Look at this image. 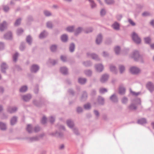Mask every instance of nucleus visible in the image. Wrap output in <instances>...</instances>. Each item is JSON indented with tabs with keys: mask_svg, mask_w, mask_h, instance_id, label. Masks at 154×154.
I'll use <instances>...</instances> for the list:
<instances>
[{
	"mask_svg": "<svg viewBox=\"0 0 154 154\" xmlns=\"http://www.w3.org/2000/svg\"><path fill=\"white\" fill-rule=\"evenodd\" d=\"M131 57L136 61L141 60L142 58V56L139 54L138 51H136L133 52Z\"/></svg>",
	"mask_w": 154,
	"mask_h": 154,
	"instance_id": "f257e3e1",
	"label": "nucleus"
},
{
	"mask_svg": "<svg viewBox=\"0 0 154 154\" xmlns=\"http://www.w3.org/2000/svg\"><path fill=\"white\" fill-rule=\"evenodd\" d=\"M131 37L133 40L136 44H139L141 42V40L140 38L135 32H134L132 33Z\"/></svg>",
	"mask_w": 154,
	"mask_h": 154,
	"instance_id": "f03ea898",
	"label": "nucleus"
},
{
	"mask_svg": "<svg viewBox=\"0 0 154 154\" xmlns=\"http://www.w3.org/2000/svg\"><path fill=\"white\" fill-rule=\"evenodd\" d=\"M146 87L150 92H152L154 91V86L152 82H148L146 85Z\"/></svg>",
	"mask_w": 154,
	"mask_h": 154,
	"instance_id": "7ed1b4c3",
	"label": "nucleus"
},
{
	"mask_svg": "<svg viewBox=\"0 0 154 154\" xmlns=\"http://www.w3.org/2000/svg\"><path fill=\"white\" fill-rule=\"evenodd\" d=\"M130 71L132 74H137L139 72L140 70L137 68L132 67L131 68Z\"/></svg>",
	"mask_w": 154,
	"mask_h": 154,
	"instance_id": "20e7f679",
	"label": "nucleus"
},
{
	"mask_svg": "<svg viewBox=\"0 0 154 154\" xmlns=\"http://www.w3.org/2000/svg\"><path fill=\"white\" fill-rule=\"evenodd\" d=\"M137 107L134 103H131L128 107V109L130 111H133L136 110Z\"/></svg>",
	"mask_w": 154,
	"mask_h": 154,
	"instance_id": "39448f33",
	"label": "nucleus"
},
{
	"mask_svg": "<svg viewBox=\"0 0 154 154\" xmlns=\"http://www.w3.org/2000/svg\"><path fill=\"white\" fill-rule=\"evenodd\" d=\"M125 89L122 85H120L119 88V93L121 95H123L125 94Z\"/></svg>",
	"mask_w": 154,
	"mask_h": 154,
	"instance_id": "423d86ee",
	"label": "nucleus"
},
{
	"mask_svg": "<svg viewBox=\"0 0 154 154\" xmlns=\"http://www.w3.org/2000/svg\"><path fill=\"white\" fill-rule=\"evenodd\" d=\"M112 26L115 30H118L120 29V25L119 23L115 22L112 25Z\"/></svg>",
	"mask_w": 154,
	"mask_h": 154,
	"instance_id": "0eeeda50",
	"label": "nucleus"
},
{
	"mask_svg": "<svg viewBox=\"0 0 154 154\" xmlns=\"http://www.w3.org/2000/svg\"><path fill=\"white\" fill-rule=\"evenodd\" d=\"M137 123L139 124L143 125L147 123L146 120L145 118H142L138 119Z\"/></svg>",
	"mask_w": 154,
	"mask_h": 154,
	"instance_id": "6e6552de",
	"label": "nucleus"
},
{
	"mask_svg": "<svg viewBox=\"0 0 154 154\" xmlns=\"http://www.w3.org/2000/svg\"><path fill=\"white\" fill-rule=\"evenodd\" d=\"M110 99L114 102H117L118 101L117 97L115 94L112 95L110 97Z\"/></svg>",
	"mask_w": 154,
	"mask_h": 154,
	"instance_id": "1a4fd4ad",
	"label": "nucleus"
},
{
	"mask_svg": "<svg viewBox=\"0 0 154 154\" xmlns=\"http://www.w3.org/2000/svg\"><path fill=\"white\" fill-rule=\"evenodd\" d=\"M7 27V24L5 22H4L2 23L0 25V30L2 31L5 29Z\"/></svg>",
	"mask_w": 154,
	"mask_h": 154,
	"instance_id": "9d476101",
	"label": "nucleus"
},
{
	"mask_svg": "<svg viewBox=\"0 0 154 154\" xmlns=\"http://www.w3.org/2000/svg\"><path fill=\"white\" fill-rule=\"evenodd\" d=\"M145 42L146 44H149L151 43V39L149 37H147L144 38Z\"/></svg>",
	"mask_w": 154,
	"mask_h": 154,
	"instance_id": "9b49d317",
	"label": "nucleus"
},
{
	"mask_svg": "<svg viewBox=\"0 0 154 154\" xmlns=\"http://www.w3.org/2000/svg\"><path fill=\"white\" fill-rule=\"evenodd\" d=\"M39 69V67L38 66L35 65H33L32 66L31 68V70L32 72H36Z\"/></svg>",
	"mask_w": 154,
	"mask_h": 154,
	"instance_id": "f8f14e48",
	"label": "nucleus"
},
{
	"mask_svg": "<svg viewBox=\"0 0 154 154\" xmlns=\"http://www.w3.org/2000/svg\"><path fill=\"white\" fill-rule=\"evenodd\" d=\"M96 68L98 72L101 71L103 69V66L101 64H99L96 66Z\"/></svg>",
	"mask_w": 154,
	"mask_h": 154,
	"instance_id": "ddd939ff",
	"label": "nucleus"
},
{
	"mask_svg": "<svg viewBox=\"0 0 154 154\" xmlns=\"http://www.w3.org/2000/svg\"><path fill=\"white\" fill-rule=\"evenodd\" d=\"M102 41V36L101 35H99L96 40V42L97 44H99Z\"/></svg>",
	"mask_w": 154,
	"mask_h": 154,
	"instance_id": "4468645a",
	"label": "nucleus"
},
{
	"mask_svg": "<svg viewBox=\"0 0 154 154\" xmlns=\"http://www.w3.org/2000/svg\"><path fill=\"white\" fill-rule=\"evenodd\" d=\"M120 48L119 46H116L114 48L115 53L116 54H119L120 53Z\"/></svg>",
	"mask_w": 154,
	"mask_h": 154,
	"instance_id": "2eb2a0df",
	"label": "nucleus"
},
{
	"mask_svg": "<svg viewBox=\"0 0 154 154\" xmlns=\"http://www.w3.org/2000/svg\"><path fill=\"white\" fill-rule=\"evenodd\" d=\"M31 98V96L30 95H27L23 96V99L25 101H27Z\"/></svg>",
	"mask_w": 154,
	"mask_h": 154,
	"instance_id": "dca6fc26",
	"label": "nucleus"
},
{
	"mask_svg": "<svg viewBox=\"0 0 154 154\" xmlns=\"http://www.w3.org/2000/svg\"><path fill=\"white\" fill-rule=\"evenodd\" d=\"M119 67L120 73H122L125 70V66L123 65H119Z\"/></svg>",
	"mask_w": 154,
	"mask_h": 154,
	"instance_id": "f3484780",
	"label": "nucleus"
},
{
	"mask_svg": "<svg viewBox=\"0 0 154 154\" xmlns=\"http://www.w3.org/2000/svg\"><path fill=\"white\" fill-rule=\"evenodd\" d=\"M130 93H131L133 96H137L140 93V92H135L133 91L131 89H130Z\"/></svg>",
	"mask_w": 154,
	"mask_h": 154,
	"instance_id": "a211bd4d",
	"label": "nucleus"
},
{
	"mask_svg": "<svg viewBox=\"0 0 154 154\" xmlns=\"http://www.w3.org/2000/svg\"><path fill=\"white\" fill-rule=\"evenodd\" d=\"M0 128L2 130H5L6 128L5 125L3 123L0 122Z\"/></svg>",
	"mask_w": 154,
	"mask_h": 154,
	"instance_id": "6ab92c4d",
	"label": "nucleus"
},
{
	"mask_svg": "<svg viewBox=\"0 0 154 154\" xmlns=\"http://www.w3.org/2000/svg\"><path fill=\"white\" fill-rule=\"evenodd\" d=\"M61 72L64 74H66L67 72V70L65 67H62L60 69Z\"/></svg>",
	"mask_w": 154,
	"mask_h": 154,
	"instance_id": "aec40b11",
	"label": "nucleus"
},
{
	"mask_svg": "<svg viewBox=\"0 0 154 154\" xmlns=\"http://www.w3.org/2000/svg\"><path fill=\"white\" fill-rule=\"evenodd\" d=\"M61 39L63 42H65L67 40V37L66 35H63L61 36Z\"/></svg>",
	"mask_w": 154,
	"mask_h": 154,
	"instance_id": "412c9836",
	"label": "nucleus"
},
{
	"mask_svg": "<svg viewBox=\"0 0 154 154\" xmlns=\"http://www.w3.org/2000/svg\"><path fill=\"white\" fill-rule=\"evenodd\" d=\"M86 82V80L85 79L79 78V82L80 83L83 84Z\"/></svg>",
	"mask_w": 154,
	"mask_h": 154,
	"instance_id": "4be33fe9",
	"label": "nucleus"
},
{
	"mask_svg": "<svg viewBox=\"0 0 154 154\" xmlns=\"http://www.w3.org/2000/svg\"><path fill=\"white\" fill-rule=\"evenodd\" d=\"M17 121V118L15 117H13L11 120V125H14Z\"/></svg>",
	"mask_w": 154,
	"mask_h": 154,
	"instance_id": "5701e85b",
	"label": "nucleus"
},
{
	"mask_svg": "<svg viewBox=\"0 0 154 154\" xmlns=\"http://www.w3.org/2000/svg\"><path fill=\"white\" fill-rule=\"evenodd\" d=\"M27 87L26 86H24L22 87L20 89V91L21 92H24L26 91L27 90Z\"/></svg>",
	"mask_w": 154,
	"mask_h": 154,
	"instance_id": "b1692460",
	"label": "nucleus"
},
{
	"mask_svg": "<svg viewBox=\"0 0 154 154\" xmlns=\"http://www.w3.org/2000/svg\"><path fill=\"white\" fill-rule=\"evenodd\" d=\"M67 124L70 127V128H72L73 126V122H72L70 120H68L67 121Z\"/></svg>",
	"mask_w": 154,
	"mask_h": 154,
	"instance_id": "393cba45",
	"label": "nucleus"
},
{
	"mask_svg": "<svg viewBox=\"0 0 154 154\" xmlns=\"http://www.w3.org/2000/svg\"><path fill=\"white\" fill-rule=\"evenodd\" d=\"M11 34L10 32H9L5 36V37L7 39H10L11 38Z\"/></svg>",
	"mask_w": 154,
	"mask_h": 154,
	"instance_id": "a878e982",
	"label": "nucleus"
},
{
	"mask_svg": "<svg viewBox=\"0 0 154 154\" xmlns=\"http://www.w3.org/2000/svg\"><path fill=\"white\" fill-rule=\"evenodd\" d=\"M128 101V98L126 97H124L122 100V103L123 104H125L127 103Z\"/></svg>",
	"mask_w": 154,
	"mask_h": 154,
	"instance_id": "bb28decb",
	"label": "nucleus"
},
{
	"mask_svg": "<svg viewBox=\"0 0 154 154\" xmlns=\"http://www.w3.org/2000/svg\"><path fill=\"white\" fill-rule=\"evenodd\" d=\"M75 45L73 44H71L69 47V50L71 52H73L74 49Z\"/></svg>",
	"mask_w": 154,
	"mask_h": 154,
	"instance_id": "cd10ccee",
	"label": "nucleus"
},
{
	"mask_svg": "<svg viewBox=\"0 0 154 154\" xmlns=\"http://www.w3.org/2000/svg\"><path fill=\"white\" fill-rule=\"evenodd\" d=\"M114 3L113 0H106V4L109 5H111Z\"/></svg>",
	"mask_w": 154,
	"mask_h": 154,
	"instance_id": "c85d7f7f",
	"label": "nucleus"
},
{
	"mask_svg": "<svg viewBox=\"0 0 154 154\" xmlns=\"http://www.w3.org/2000/svg\"><path fill=\"white\" fill-rule=\"evenodd\" d=\"M110 69L111 71L115 72L116 70V67L114 66H110Z\"/></svg>",
	"mask_w": 154,
	"mask_h": 154,
	"instance_id": "c756f323",
	"label": "nucleus"
},
{
	"mask_svg": "<svg viewBox=\"0 0 154 154\" xmlns=\"http://www.w3.org/2000/svg\"><path fill=\"white\" fill-rule=\"evenodd\" d=\"M129 23L132 26L135 25V23H134L131 19H129L128 20Z\"/></svg>",
	"mask_w": 154,
	"mask_h": 154,
	"instance_id": "7c9ffc66",
	"label": "nucleus"
},
{
	"mask_svg": "<svg viewBox=\"0 0 154 154\" xmlns=\"http://www.w3.org/2000/svg\"><path fill=\"white\" fill-rule=\"evenodd\" d=\"M149 13L148 12L145 11L142 14V16L143 17H146L149 15Z\"/></svg>",
	"mask_w": 154,
	"mask_h": 154,
	"instance_id": "2f4dec72",
	"label": "nucleus"
},
{
	"mask_svg": "<svg viewBox=\"0 0 154 154\" xmlns=\"http://www.w3.org/2000/svg\"><path fill=\"white\" fill-rule=\"evenodd\" d=\"M73 27H69L66 28V30L68 32H71L73 31Z\"/></svg>",
	"mask_w": 154,
	"mask_h": 154,
	"instance_id": "473e14b6",
	"label": "nucleus"
},
{
	"mask_svg": "<svg viewBox=\"0 0 154 154\" xmlns=\"http://www.w3.org/2000/svg\"><path fill=\"white\" fill-rule=\"evenodd\" d=\"M50 48L52 51H55L57 47L55 45H53Z\"/></svg>",
	"mask_w": 154,
	"mask_h": 154,
	"instance_id": "72a5a7b5",
	"label": "nucleus"
},
{
	"mask_svg": "<svg viewBox=\"0 0 154 154\" xmlns=\"http://www.w3.org/2000/svg\"><path fill=\"white\" fill-rule=\"evenodd\" d=\"M46 33L45 32H43L40 34L39 35V38H42L46 36Z\"/></svg>",
	"mask_w": 154,
	"mask_h": 154,
	"instance_id": "f704fd0d",
	"label": "nucleus"
},
{
	"mask_svg": "<svg viewBox=\"0 0 154 154\" xmlns=\"http://www.w3.org/2000/svg\"><path fill=\"white\" fill-rule=\"evenodd\" d=\"M91 3V5L92 8H93L96 6L94 2L93 1L91 0H89Z\"/></svg>",
	"mask_w": 154,
	"mask_h": 154,
	"instance_id": "c9c22d12",
	"label": "nucleus"
},
{
	"mask_svg": "<svg viewBox=\"0 0 154 154\" xmlns=\"http://www.w3.org/2000/svg\"><path fill=\"white\" fill-rule=\"evenodd\" d=\"M106 79V76L105 75H104L102 77L101 79V81L102 82H104L105 81Z\"/></svg>",
	"mask_w": 154,
	"mask_h": 154,
	"instance_id": "e433bc0d",
	"label": "nucleus"
},
{
	"mask_svg": "<svg viewBox=\"0 0 154 154\" xmlns=\"http://www.w3.org/2000/svg\"><path fill=\"white\" fill-rule=\"evenodd\" d=\"M6 64L5 63H2L1 65V69L2 71H3V69H5L6 68Z\"/></svg>",
	"mask_w": 154,
	"mask_h": 154,
	"instance_id": "4c0bfd02",
	"label": "nucleus"
},
{
	"mask_svg": "<svg viewBox=\"0 0 154 154\" xmlns=\"http://www.w3.org/2000/svg\"><path fill=\"white\" fill-rule=\"evenodd\" d=\"M105 11L104 9H102L100 11V15L101 16L104 15L105 14Z\"/></svg>",
	"mask_w": 154,
	"mask_h": 154,
	"instance_id": "58836bf2",
	"label": "nucleus"
},
{
	"mask_svg": "<svg viewBox=\"0 0 154 154\" xmlns=\"http://www.w3.org/2000/svg\"><path fill=\"white\" fill-rule=\"evenodd\" d=\"M31 127L30 125H28L27 128V131L29 133L31 132Z\"/></svg>",
	"mask_w": 154,
	"mask_h": 154,
	"instance_id": "ea45409f",
	"label": "nucleus"
},
{
	"mask_svg": "<svg viewBox=\"0 0 154 154\" xmlns=\"http://www.w3.org/2000/svg\"><path fill=\"white\" fill-rule=\"evenodd\" d=\"M20 19H18L16 21V22L15 23V26H17L20 24Z\"/></svg>",
	"mask_w": 154,
	"mask_h": 154,
	"instance_id": "a19ab883",
	"label": "nucleus"
},
{
	"mask_svg": "<svg viewBox=\"0 0 154 154\" xmlns=\"http://www.w3.org/2000/svg\"><path fill=\"white\" fill-rule=\"evenodd\" d=\"M44 13V14L46 16H49L51 15V13L47 11H45Z\"/></svg>",
	"mask_w": 154,
	"mask_h": 154,
	"instance_id": "79ce46f5",
	"label": "nucleus"
},
{
	"mask_svg": "<svg viewBox=\"0 0 154 154\" xmlns=\"http://www.w3.org/2000/svg\"><path fill=\"white\" fill-rule=\"evenodd\" d=\"M122 17V16L121 14L118 15L117 16L116 18L118 20H120Z\"/></svg>",
	"mask_w": 154,
	"mask_h": 154,
	"instance_id": "37998d69",
	"label": "nucleus"
},
{
	"mask_svg": "<svg viewBox=\"0 0 154 154\" xmlns=\"http://www.w3.org/2000/svg\"><path fill=\"white\" fill-rule=\"evenodd\" d=\"M84 107L85 109H89L90 108V105L88 103L87 104L84 106Z\"/></svg>",
	"mask_w": 154,
	"mask_h": 154,
	"instance_id": "c03bdc74",
	"label": "nucleus"
},
{
	"mask_svg": "<svg viewBox=\"0 0 154 154\" xmlns=\"http://www.w3.org/2000/svg\"><path fill=\"white\" fill-rule=\"evenodd\" d=\"M17 108H14V109H9V111L10 113H11L15 112Z\"/></svg>",
	"mask_w": 154,
	"mask_h": 154,
	"instance_id": "a18cd8bd",
	"label": "nucleus"
},
{
	"mask_svg": "<svg viewBox=\"0 0 154 154\" xmlns=\"http://www.w3.org/2000/svg\"><path fill=\"white\" fill-rule=\"evenodd\" d=\"M27 42L29 43H30L31 41V38L29 36H28L26 38Z\"/></svg>",
	"mask_w": 154,
	"mask_h": 154,
	"instance_id": "49530a36",
	"label": "nucleus"
},
{
	"mask_svg": "<svg viewBox=\"0 0 154 154\" xmlns=\"http://www.w3.org/2000/svg\"><path fill=\"white\" fill-rule=\"evenodd\" d=\"M18 56V54L17 53L15 54L13 56L14 60L16 61L17 60V57Z\"/></svg>",
	"mask_w": 154,
	"mask_h": 154,
	"instance_id": "de8ad7c7",
	"label": "nucleus"
},
{
	"mask_svg": "<svg viewBox=\"0 0 154 154\" xmlns=\"http://www.w3.org/2000/svg\"><path fill=\"white\" fill-rule=\"evenodd\" d=\"M112 42L111 39L109 38L106 40V44H110Z\"/></svg>",
	"mask_w": 154,
	"mask_h": 154,
	"instance_id": "09e8293b",
	"label": "nucleus"
},
{
	"mask_svg": "<svg viewBox=\"0 0 154 154\" xmlns=\"http://www.w3.org/2000/svg\"><path fill=\"white\" fill-rule=\"evenodd\" d=\"M82 30V29L80 28H78V29L77 30L76 32H75V34H78Z\"/></svg>",
	"mask_w": 154,
	"mask_h": 154,
	"instance_id": "8fccbe9b",
	"label": "nucleus"
},
{
	"mask_svg": "<svg viewBox=\"0 0 154 154\" xmlns=\"http://www.w3.org/2000/svg\"><path fill=\"white\" fill-rule=\"evenodd\" d=\"M47 26L48 28H51L52 26L51 23L50 22H48L47 23Z\"/></svg>",
	"mask_w": 154,
	"mask_h": 154,
	"instance_id": "3c124183",
	"label": "nucleus"
},
{
	"mask_svg": "<svg viewBox=\"0 0 154 154\" xmlns=\"http://www.w3.org/2000/svg\"><path fill=\"white\" fill-rule=\"evenodd\" d=\"M46 119L45 117H43L42 120V123L43 124L45 123L46 122Z\"/></svg>",
	"mask_w": 154,
	"mask_h": 154,
	"instance_id": "603ef678",
	"label": "nucleus"
},
{
	"mask_svg": "<svg viewBox=\"0 0 154 154\" xmlns=\"http://www.w3.org/2000/svg\"><path fill=\"white\" fill-rule=\"evenodd\" d=\"M91 57L93 59H95L97 57V56L94 54H92L91 55Z\"/></svg>",
	"mask_w": 154,
	"mask_h": 154,
	"instance_id": "864d4df0",
	"label": "nucleus"
},
{
	"mask_svg": "<svg viewBox=\"0 0 154 154\" xmlns=\"http://www.w3.org/2000/svg\"><path fill=\"white\" fill-rule=\"evenodd\" d=\"M23 32V31L22 29H20L17 31V34L18 35H20V34H21V33Z\"/></svg>",
	"mask_w": 154,
	"mask_h": 154,
	"instance_id": "5fc2aeb1",
	"label": "nucleus"
},
{
	"mask_svg": "<svg viewBox=\"0 0 154 154\" xmlns=\"http://www.w3.org/2000/svg\"><path fill=\"white\" fill-rule=\"evenodd\" d=\"M106 90L105 89H101L100 90V92L101 93H103L105 92Z\"/></svg>",
	"mask_w": 154,
	"mask_h": 154,
	"instance_id": "6e6d98bb",
	"label": "nucleus"
},
{
	"mask_svg": "<svg viewBox=\"0 0 154 154\" xmlns=\"http://www.w3.org/2000/svg\"><path fill=\"white\" fill-rule=\"evenodd\" d=\"M150 23L152 26L154 28V20H152Z\"/></svg>",
	"mask_w": 154,
	"mask_h": 154,
	"instance_id": "4d7b16f0",
	"label": "nucleus"
},
{
	"mask_svg": "<svg viewBox=\"0 0 154 154\" xmlns=\"http://www.w3.org/2000/svg\"><path fill=\"white\" fill-rule=\"evenodd\" d=\"M61 58L62 60L63 61H65L66 59V57L65 56H61Z\"/></svg>",
	"mask_w": 154,
	"mask_h": 154,
	"instance_id": "13d9d810",
	"label": "nucleus"
},
{
	"mask_svg": "<svg viewBox=\"0 0 154 154\" xmlns=\"http://www.w3.org/2000/svg\"><path fill=\"white\" fill-rule=\"evenodd\" d=\"M9 10V8L7 6H5L4 8V10L5 11H7Z\"/></svg>",
	"mask_w": 154,
	"mask_h": 154,
	"instance_id": "bf43d9fd",
	"label": "nucleus"
},
{
	"mask_svg": "<svg viewBox=\"0 0 154 154\" xmlns=\"http://www.w3.org/2000/svg\"><path fill=\"white\" fill-rule=\"evenodd\" d=\"M82 110V109L80 107H78L77 109V111L78 112H81Z\"/></svg>",
	"mask_w": 154,
	"mask_h": 154,
	"instance_id": "052dcab7",
	"label": "nucleus"
},
{
	"mask_svg": "<svg viewBox=\"0 0 154 154\" xmlns=\"http://www.w3.org/2000/svg\"><path fill=\"white\" fill-rule=\"evenodd\" d=\"M151 48L153 50H154V44H151L150 45Z\"/></svg>",
	"mask_w": 154,
	"mask_h": 154,
	"instance_id": "680f3d73",
	"label": "nucleus"
},
{
	"mask_svg": "<svg viewBox=\"0 0 154 154\" xmlns=\"http://www.w3.org/2000/svg\"><path fill=\"white\" fill-rule=\"evenodd\" d=\"M50 122L51 123L53 122L54 121V119L53 118L51 117L50 118Z\"/></svg>",
	"mask_w": 154,
	"mask_h": 154,
	"instance_id": "e2e57ef3",
	"label": "nucleus"
},
{
	"mask_svg": "<svg viewBox=\"0 0 154 154\" xmlns=\"http://www.w3.org/2000/svg\"><path fill=\"white\" fill-rule=\"evenodd\" d=\"M94 112L96 116H98L99 115V113L97 111H94Z\"/></svg>",
	"mask_w": 154,
	"mask_h": 154,
	"instance_id": "0e129e2a",
	"label": "nucleus"
},
{
	"mask_svg": "<svg viewBox=\"0 0 154 154\" xmlns=\"http://www.w3.org/2000/svg\"><path fill=\"white\" fill-rule=\"evenodd\" d=\"M151 125L152 126L153 129H154V122H152L151 123Z\"/></svg>",
	"mask_w": 154,
	"mask_h": 154,
	"instance_id": "69168bd1",
	"label": "nucleus"
},
{
	"mask_svg": "<svg viewBox=\"0 0 154 154\" xmlns=\"http://www.w3.org/2000/svg\"><path fill=\"white\" fill-rule=\"evenodd\" d=\"M143 6L141 5H139L138 6V8H140V9H141L143 8Z\"/></svg>",
	"mask_w": 154,
	"mask_h": 154,
	"instance_id": "338daca9",
	"label": "nucleus"
},
{
	"mask_svg": "<svg viewBox=\"0 0 154 154\" xmlns=\"http://www.w3.org/2000/svg\"><path fill=\"white\" fill-rule=\"evenodd\" d=\"M64 147V146L63 145H61L60 146V149H62Z\"/></svg>",
	"mask_w": 154,
	"mask_h": 154,
	"instance_id": "774afa93",
	"label": "nucleus"
}]
</instances>
